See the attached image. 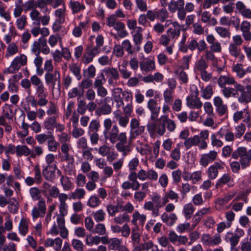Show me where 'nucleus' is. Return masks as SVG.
I'll use <instances>...</instances> for the list:
<instances>
[{
    "label": "nucleus",
    "instance_id": "nucleus-1",
    "mask_svg": "<svg viewBox=\"0 0 251 251\" xmlns=\"http://www.w3.org/2000/svg\"><path fill=\"white\" fill-rule=\"evenodd\" d=\"M157 122H152L148 124L147 130L151 136L157 134L159 136L163 135L167 130L172 132L176 128V125L175 122L169 118L167 115H162L159 119H156Z\"/></svg>",
    "mask_w": 251,
    "mask_h": 251
},
{
    "label": "nucleus",
    "instance_id": "nucleus-2",
    "mask_svg": "<svg viewBox=\"0 0 251 251\" xmlns=\"http://www.w3.org/2000/svg\"><path fill=\"white\" fill-rule=\"evenodd\" d=\"M68 195L65 193H61L59 197V210L60 214L57 216L56 222L60 229V235L63 239L68 237L69 231L65 226L64 217L68 213V205L66 202L68 199Z\"/></svg>",
    "mask_w": 251,
    "mask_h": 251
},
{
    "label": "nucleus",
    "instance_id": "nucleus-3",
    "mask_svg": "<svg viewBox=\"0 0 251 251\" xmlns=\"http://www.w3.org/2000/svg\"><path fill=\"white\" fill-rule=\"evenodd\" d=\"M208 137L209 131L207 130H202L199 135H195L185 140L184 145L187 150L192 146H198L199 149L205 150L208 146L206 140L208 139Z\"/></svg>",
    "mask_w": 251,
    "mask_h": 251
},
{
    "label": "nucleus",
    "instance_id": "nucleus-4",
    "mask_svg": "<svg viewBox=\"0 0 251 251\" xmlns=\"http://www.w3.org/2000/svg\"><path fill=\"white\" fill-rule=\"evenodd\" d=\"M241 157V168L249 167L251 163V149L248 150L245 147L237 148L232 154V158L237 160Z\"/></svg>",
    "mask_w": 251,
    "mask_h": 251
},
{
    "label": "nucleus",
    "instance_id": "nucleus-5",
    "mask_svg": "<svg viewBox=\"0 0 251 251\" xmlns=\"http://www.w3.org/2000/svg\"><path fill=\"white\" fill-rule=\"evenodd\" d=\"M111 140H108L112 144H116V148L117 150L122 153L123 155H127L130 151V147L126 145L127 142V138L126 133L125 132H122L117 134V138L112 137Z\"/></svg>",
    "mask_w": 251,
    "mask_h": 251
},
{
    "label": "nucleus",
    "instance_id": "nucleus-6",
    "mask_svg": "<svg viewBox=\"0 0 251 251\" xmlns=\"http://www.w3.org/2000/svg\"><path fill=\"white\" fill-rule=\"evenodd\" d=\"M151 201H146L143 208L147 211H151L153 217L159 215V209L162 207L161 203V197L158 193L153 194L151 198Z\"/></svg>",
    "mask_w": 251,
    "mask_h": 251
},
{
    "label": "nucleus",
    "instance_id": "nucleus-7",
    "mask_svg": "<svg viewBox=\"0 0 251 251\" xmlns=\"http://www.w3.org/2000/svg\"><path fill=\"white\" fill-rule=\"evenodd\" d=\"M104 130L103 134L105 140H111L112 137L117 138V134L119 133V128L117 125L112 126V120L106 118L103 121Z\"/></svg>",
    "mask_w": 251,
    "mask_h": 251
},
{
    "label": "nucleus",
    "instance_id": "nucleus-8",
    "mask_svg": "<svg viewBox=\"0 0 251 251\" xmlns=\"http://www.w3.org/2000/svg\"><path fill=\"white\" fill-rule=\"evenodd\" d=\"M238 93V101L241 103L247 104L251 102V85H247L246 87L237 83L235 85Z\"/></svg>",
    "mask_w": 251,
    "mask_h": 251
},
{
    "label": "nucleus",
    "instance_id": "nucleus-9",
    "mask_svg": "<svg viewBox=\"0 0 251 251\" xmlns=\"http://www.w3.org/2000/svg\"><path fill=\"white\" fill-rule=\"evenodd\" d=\"M45 80L48 86H51L52 91L54 90L56 84L58 89H60L61 76L59 71L55 69L53 72H46L45 75Z\"/></svg>",
    "mask_w": 251,
    "mask_h": 251
},
{
    "label": "nucleus",
    "instance_id": "nucleus-10",
    "mask_svg": "<svg viewBox=\"0 0 251 251\" xmlns=\"http://www.w3.org/2000/svg\"><path fill=\"white\" fill-rule=\"evenodd\" d=\"M31 50L35 55L40 54L41 52L44 54H48L50 53V49L47 45V40L40 37L33 42Z\"/></svg>",
    "mask_w": 251,
    "mask_h": 251
},
{
    "label": "nucleus",
    "instance_id": "nucleus-11",
    "mask_svg": "<svg viewBox=\"0 0 251 251\" xmlns=\"http://www.w3.org/2000/svg\"><path fill=\"white\" fill-rule=\"evenodd\" d=\"M145 129V127L140 125V122L138 119H132L130 122L129 140L132 141L141 135L144 132Z\"/></svg>",
    "mask_w": 251,
    "mask_h": 251
},
{
    "label": "nucleus",
    "instance_id": "nucleus-12",
    "mask_svg": "<svg viewBox=\"0 0 251 251\" xmlns=\"http://www.w3.org/2000/svg\"><path fill=\"white\" fill-rule=\"evenodd\" d=\"M225 166V163L222 161L215 162L207 170L206 173L208 178L210 180L216 178L218 176L219 171L223 170Z\"/></svg>",
    "mask_w": 251,
    "mask_h": 251
},
{
    "label": "nucleus",
    "instance_id": "nucleus-13",
    "mask_svg": "<svg viewBox=\"0 0 251 251\" xmlns=\"http://www.w3.org/2000/svg\"><path fill=\"white\" fill-rule=\"evenodd\" d=\"M103 73L106 76L109 85L114 86L120 78V74L116 68L106 67L103 70Z\"/></svg>",
    "mask_w": 251,
    "mask_h": 251
},
{
    "label": "nucleus",
    "instance_id": "nucleus-14",
    "mask_svg": "<svg viewBox=\"0 0 251 251\" xmlns=\"http://www.w3.org/2000/svg\"><path fill=\"white\" fill-rule=\"evenodd\" d=\"M27 62V57L24 54H21L14 58L12 61L9 67V72L11 73H15L18 71L22 66L26 65Z\"/></svg>",
    "mask_w": 251,
    "mask_h": 251
},
{
    "label": "nucleus",
    "instance_id": "nucleus-15",
    "mask_svg": "<svg viewBox=\"0 0 251 251\" xmlns=\"http://www.w3.org/2000/svg\"><path fill=\"white\" fill-rule=\"evenodd\" d=\"M147 107L151 112V120L155 121L158 117L161 109L157 100L154 99H150L147 102Z\"/></svg>",
    "mask_w": 251,
    "mask_h": 251
},
{
    "label": "nucleus",
    "instance_id": "nucleus-16",
    "mask_svg": "<svg viewBox=\"0 0 251 251\" xmlns=\"http://www.w3.org/2000/svg\"><path fill=\"white\" fill-rule=\"evenodd\" d=\"M218 152L215 151H210L208 153L202 154L200 159V164L203 167H206L210 163L216 160Z\"/></svg>",
    "mask_w": 251,
    "mask_h": 251
},
{
    "label": "nucleus",
    "instance_id": "nucleus-17",
    "mask_svg": "<svg viewBox=\"0 0 251 251\" xmlns=\"http://www.w3.org/2000/svg\"><path fill=\"white\" fill-rule=\"evenodd\" d=\"M99 53L92 48V46L88 45L85 49V52L81 58V62L84 64L91 62L96 55Z\"/></svg>",
    "mask_w": 251,
    "mask_h": 251
},
{
    "label": "nucleus",
    "instance_id": "nucleus-18",
    "mask_svg": "<svg viewBox=\"0 0 251 251\" xmlns=\"http://www.w3.org/2000/svg\"><path fill=\"white\" fill-rule=\"evenodd\" d=\"M213 103L216 107V111L219 116H223L227 114V106L224 103V101L220 97L217 96L214 97L213 99Z\"/></svg>",
    "mask_w": 251,
    "mask_h": 251
},
{
    "label": "nucleus",
    "instance_id": "nucleus-19",
    "mask_svg": "<svg viewBox=\"0 0 251 251\" xmlns=\"http://www.w3.org/2000/svg\"><path fill=\"white\" fill-rule=\"evenodd\" d=\"M118 224L112 225L110 226L112 231L114 233H119L121 232L122 236L127 238L130 235L131 231L129 226L127 224H125L122 227L118 225Z\"/></svg>",
    "mask_w": 251,
    "mask_h": 251
},
{
    "label": "nucleus",
    "instance_id": "nucleus-20",
    "mask_svg": "<svg viewBox=\"0 0 251 251\" xmlns=\"http://www.w3.org/2000/svg\"><path fill=\"white\" fill-rule=\"evenodd\" d=\"M228 51L229 54L231 56L235 58H238L239 62H243L245 58V56L242 53L241 49L240 46L229 44L228 46Z\"/></svg>",
    "mask_w": 251,
    "mask_h": 251
},
{
    "label": "nucleus",
    "instance_id": "nucleus-21",
    "mask_svg": "<svg viewBox=\"0 0 251 251\" xmlns=\"http://www.w3.org/2000/svg\"><path fill=\"white\" fill-rule=\"evenodd\" d=\"M106 98L104 99V102L102 103L101 105L98 107L96 111H95V115L98 117L102 115H108L112 112V107L106 102Z\"/></svg>",
    "mask_w": 251,
    "mask_h": 251
},
{
    "label": "nucleus",
    "instance_id": "nucleus-22",
    "mask_svg": "<svg viewBox=\"0 0 251 251\" xmlns=\"http://www.w3.org/2000/svg\"><path fill=\"white\" fill-rule=\"evenodd\" d=\"M142 31V28L140 26H138L137 28V30H134L132 32V36L134 44L135 45V47H137L140 50L141 49V45L143 40Z\"/></svg>",
    "mask_w": 251,
    "mask_h": 251
},
{
    "label": "nucleus",
    "instance_id": "nucleus-23",
    "mask_svg": "<svg viewBox=\"0 0 251 251\" xmlns=\"http://www.w3.org/2000/svg\"><path fill=\"white\" fill-rule=\"evenodd\" d=\"M217 82L219 87L221 88L225 87L226 84L236 85L238 83L233 76L223 75H220Z\"/></svg>",
    "mask_w": 251,
    "mask_h": 251
},
{
    "label": "nucleus",
    "instance_id": "nucleus-24",
    "mask_svg": "<svg viewBox=\"0 0 251 251\" xmlns=\"http://www.w3.org/2000/svg\"><path fill=\"white\" fill-rule=\"evenodd\" d=\"M140 67L142 71H151L155 69V62L153 59L147 58L140 62Z\"/></svg>",
    "mask_w": 251,
    "mask_h": 251
},
{
    "label": "nucleus",
    "instance_id": "nucleus-25",
    "mask_svg": "<svg viewBox=\"0 0 251 251\" xmlns=\"http://www.w3.org/2000/svg\"><path fill=\"white\" fill-rule=\"evenodd\" d=\"M161 221L168 226H172L177 219V216L175 213H171L168 214L163 212L161 216Z\"/></svg>",
    "mask_w": 251,
    "mask_h": 251
},
{
    "label": "nucleus",
    "instance_id": "nucleus-26",
    "mask_svg": "<svg viewBox=\"0 0 251 251\" xmlns=\"http://www.w3.org/2000/svg\"><path fill=\"white\" fill-rule=\"evenodd\" d=\"M147 217L145 215L140 214L138 211L134 212L132 214V219L131 221V223L133 225L134 227L139 228V226L137 225V221H139L140 225L143 226Z\"/></svg>",
    "mask_w": 251,
    "mask_h": 251
},
{
    "label": "nucleus",
    "instance_id": "nucleus-27",
    "mask_svg": "<svg viewBox=\"0 0 251 251\" xmlns=\"http://www.w3.org/2000/svg\"><path fill=\"white\" fill-rule=\"evenodd\" d=\"M186 105L190 108L201 109L202 106V102L199 98L194 99V96L191 95L186 98Z\"/></svg>",
    "mask_w": 251,
    "mask_h": 251
},
{
    "label": "nucleus",
    "instance_id": "nucleus-28",
    "mask_svg": "<svg viewBox=\"0 0 251 251\" xmlns=\"http://www.w3.org/2000/svg\"><path fill=\"white\" fill-rule=\"evenodd\" d=\"M57 166L55 164L53 167H45L42 171L45 178L50 181H52L55 178V170Z\"/></svg>",
    "mask_w": 251,
    "mask_h": 251
},
{
    "label": "nucleus",
    "instance_id": "nucleus-29",
    "mask_svg": "<svg viewBox=\"0 0 251 251\" xmlns=\"http://www.w3.org/2000/svg\"><path fill=\"white\" fill-rule=\"evenodd\" d=\"M122 45L124 50L126 51L128 54H133L138 52L140 50L136 47L134 44L132 45L131 42L128 39L124 40Z\"/></svg>",
    "mask_w": 251,
    "mask_h": 251
},
{
    "label": "nucleus",
    "instance_id": "nucleus-30",
    "mask_svg": "<svg viewBox=\"0 0 251 251\" xmlns=\"http://www.w3.org/2000/svg\"><path fill=\"white\" fill-rule=\"evenodd\" d=\"M69 5L73 14H77L85 9V5L78 1L71 0Z\"/></svg>",
    "mask_w": 251,
    "mask_h": 251
},
{
    "label": "nucleus",
    "instance_id": "nucleus-31",
    "mask_svg": "<svg viewBox=\"0 0 251 251\" xmlns=\"http://www.w3.org/2000/svg\"><path fill=\"white\" fill-rule=\"evenodd\" d=\"M215 30L222 38L229 39L231 37V34L229 27L217 26L215 27Z\"/></svg>",
    "mask_w": 251,
    "mask_h": 251
},
{
    "label": "nucleus",
    "instance_id": "nucleus-32",
    "mask_svg": "<svg viewBox=\"0 0 251 251\" xmlns=\"http://www.w3.org/2000/svg\"><path fill=\"white\" fill-rule=\"evenodd\" d=\"M77 112L78 114L84 115L87 110V103L83 98H81V95H79L77 99Z\"/></svg>",
    "mask_w": 251,
    "mask_h": 251
},
{
    "label": "nucleus",
    "instance_id": "nucleus-33",
    "mask_svg": "<svg viewBox=\"0 0 251 251\" xmlns=\"http://www.w3.org/2000/svg\"><path fill=\"white\" fill-rule=\"evenodd\" d=\"M236 6L243 16L246 18L251 19V10L250 9L247 8L242 2H237Z\"/></svg>",
    "mask_w": 251,
    "mask_h": 251
},
{
    "label": "nucleus",
    "instance_id": "nucleus-34",
    "mask_svg": "<svg viewBox=\"0 0 251 251\" xmlns=\"http://www.w3.org/2000/svg\"><path fill=\"white\" fill-rule=\"evenodd\" d=\"M195 207L192 203H186L182 208V214L186 220L190 219L194 212Z\"/></svg>",
    "mask_w": 251,
    "mask_h": 251
},
{
    "label": "nucleus",
    "instance_id": "nucleus-35",
    "mask_svg": "<svg viewBox=\"0 0 251 251\" xmlns=\"http://www.w3.org/2000/svg\"><path fill=\"white\" fill-rule=\"evenodd\" d=\"M222 88V92L224 96L227 99L230 97L236 98L238 96L237 89L235 88V85H234V88L226 86Z\"/></svg>",
    "mask_w": 251,
    "mask_h": 251
},
{
    "label": "nucleus",
    "instance_id": "nucleus-36",
    "mask_svg": "<svg viewBox=\"0 0 251 251\" xmlns=\"http://www.w3.org/2000/svg\"><path fill=\"white\" fill-rule=\"evenodd\" d=\"M208 67V64L206 63L205 59L201 57L200 59L196 62L194 70L196 74H199L204 70H205Z\"/></svg>",
    "mask_w": 251,
    "mask_h": 251
},
{
    "label": "nucleus",
    "instance_id": "nucleus-37",
    "mask_svg": "<svg viewBox=\"0 0 251 251\" xmlns=\"http://www.w3.org/2000/svg\"><path fill=\"white\" fill-rule=\"evenodd\" d=\"M58 117L55 116L49 117L46 119L43 123L45 128L48 130H53L54 128V126L57 122V119Z\"/></svg>",
    "mask_w": 251,
    "mask_h": 251
},
{
    "label": "nucleus",
    "instance_id": "nucleus-38",
    "mask_svg": "<svg viewBox=\"0 0 251 251\" xmlns=\"http://www.w3.org/2000/svg\"><path fill=\"white\" fill-rule=\"evenodd\" d=\"M226 243H229L230 247H235L238 244L239 240L234 236L233 233L230 231L226 233L224 237Z\"/></svg>",
    "mask_w": 251,
    "mask_h": 251
},
{
    "label": "nucleus",
    "instance_id": "nucleus-39",
    "mask_svg": "<svg viewBox=\"0 0 251 251\" xmlns=\"http://www.w3.org/2000/svg\"><path fill=\"white\" fill-rule=\"evenodd\" d=\"M89 21L87 20L85 22H80L78 25L75 26L73 30V34L75 37H79L82 34V29H85L88 25Z\"/></svg>",
    "mask_w": 251,
    "mask_h": 251
},
{
    "label": "nucleus",
    "instance_id": "nucleus-40",
    "mask_svg": "<svg viewBox=\"0 0 251 251\" xmlns=\"http://www.w3.org/2000/svg\"><path fill=\"white\" fill-rule=\"evenodd\" d=\"M66 7L63 4V6L61 8H58L56 9L54 12V15L57 18L56 20L59 24H63L65 21V16H66Z\"/></svg>",
    "mask_w": 251,
    "mask_h": 251
},
{
    "label": "nucleus",
    "instance_id": "nucleus-41",
    "mask_svg": "<svg viewBox=\"0 0 251 251\" xmlns=\"http://www.w3.org/2000/svg\"><path fill=\"white\" fill-rule=\"evenodd\" d=\"M139 228L132 227L131 228V239L132 245H139L140 242V234Z\"/></svg>",
    "mask_w": 251,
    "mask_h": 251
},
{
    "label": "nucleus",
    "instance_id": "nucleus-42",
    "mask_svg": "<svg viewBox=\"0 0 251 251\" xmlns=\"http://www.w3.org/2000/svg\"><path fill=\"white\" fill-rule=\"evenodd\" d=\"M129 221L130 217L126 213H123L117 216H115L113 219L114 222L119 225H122L125 222H129Z\"/></svg>",
    "mask_w": 251,
    "mask_h": 251
},
{
    "label": "nucleus",
    "instance_id": "nucleus-43",
    "mask_svg": "<svg viewBox=\"0 0 251 251\" xmlns=\"http://www.w3.org/2000/svg\"><path fill=\"white\" fill-rule=\"evenodd\" d=\"M100 237L98 235L93 236L88 234L86 236L85 243L87 245L89 246L93 245H97L100 242Z\"/></svg>",
    "mask_w": 251,
    "mask_h": 251
},
{
    "label": "nucleus",
    "instance_id": "nucleus-44",
    "mask_svg": "<svg viewBox=\"0 0 251 251\" xmlns=\"http://www.w3.org/2000/svg\"><path fill=\"white\" fill-rule=\"evenodd\" d=\"M122 240L118 238H110L109 245L108 246L109 250H117L122 245Z\"/></svg>",
    "mask_w": 251,
    "mask_h": 251
},
{
    "label": "nucleus",
    "instance_id": "nucleus-45",
    "mask_svg": "<svg viewBox=\"0 0 251 251\" xmlns=\"http://www.w3.org/2000/svg\"><path fill=\"white\" fill-rule=\"evenodd\" d=\"M29 193L33 201H38L41 199V190L38 187H33L30 188Z\"/></svg>",
    "mask_w": 251,
    "mask_h": 251
},
{
    "label": "nucleus",
    "instance_id": "nucleus-46",
    "mask_svg": "<svg viewBox=\"0 0 251 251\" xmlns=\"http://www.w3.org/2000/svg\"><path fill=\"white\" fill-rule=\"evenodd\" d=\"M17 18L16 21L17 28L20 30L24 29L27 25V17L25 15H23Z\"/></svg>",
    "mask_w": 251,
    "mask_h": 251
},
{
    "label": "nucleus",
    "instance_id": "nucleus-47",
    "mask_svg": "<svg viewBox=\"0 0 251 251\" xmlns=\"http://www.w3.org/2000/svg\"><path fill=\"white\" fill-rule=\"evenodd\" d=\"M17 155L19 157L23 155L27 156H30L31 150L25 145H18L17 146Z\"/></svg>",
    "mask_w": 251,
    "mask_h": 251
},
{
    "label": "nucleus",
    "instance_id": "nucleus-48",
    "mask_svg": "<svg viewBox=\"0 0 251 251\" xmlns=\"http://www.w3.org/2000/svg\"><path fill=\"white\" fill-rule=\"evenodd\" d=\"M47 114L49 117L55 116L58 117V110L57 106L52 101H50L49 105L46 111Z\"/></svg>",
    "mask_w": 251,
    "mask_h": 251
},
{
    "label": "nucleus",
    "instance_id": "nucleus-49",
    "mask_svg": "<svg viewBox=\"0 0 251 251\" xmlns=\"http://www.w3.org/2000/svg\"><path fill=\"white\" fill-rule=\"evenodd\" d=\"M19 232L23 236H25L28 231V221L24 218L21 220L19 226Z\"/></svg>",
    "mask_w": 251,
    "mask_h": 251
},
{
    "label": "nucleus",
    "instance_id": "nucleus-50",
    "mask_svg": "<svg viewBox=\"0 0 251 251\" xmlns=\"http://www.w3.org/2000/svg\"><path fill=\"white\" fill-rule=\"evenodd\" d=\"M100 127V121L97 119H93L89 123L87 132H98Z\"/></svg>",
    "mask_w": 251,
    "mask_h": 251
},
{
    "label": "nucleus",
    "instance_id": "nucleus-51",
    "mask_svg": "<svg viewBox=\"0 0 251 251\" xmlns=\"http://www.w3.org/2000/svg\"><path fill=\"white\" fill-rule=\"evenodd\" d=\"M232 71L236 73V75L241 78L246 74V70L244 69L243 65L241 63H238L233 67Z\"/></svg>",
    "mask_w": 251,
    "mask_h": 251
},
{
    "label": "nucleus",
    "instance_id": "nucleus-52",
    "mask_svg": "<svg viewBox=\"0 0 251 251\" xmlns=\"http://www.w3.org/2000/svg\"><path fill=\"white\" fill-rule=\"evenodd\" d=\"M48 143V149L49 151L51 152H55L57 151L58 143L55 141L54 136L52 134H50V138L49 139Z\"/></svg>",
    "mask_w": 251,
    "mask_h": 251
},
{
    "label": "nucleus",
    "instance_id": "nucleus-53",
    "mask_svg": "<svg viewBox=\"0 0 251 251\" xmlns=\"http://www.w3.org/2000/svg\"><path fill=\"white\" fill-rule=\"evenodd\" d=\"M18 47L16 45V44L14 42L10 43L7 47L5 57H8L9 56H12L18 53Z\"/></svg>",
    "mask_w": 251,
    "mask_h": 251
},
{
    "label": "nucleus",
    "instance_id": "nucleus-54",
    "mask_svg": "<svg viewBox=\"0 0 251 251\" xmlns=\"http://www.w3.org/2000/svg\"><path fill=\"white\" fill-rule=\"evenodd\" d=\"M123 89L120 87H116L113 89L112 90V97L113 100L114 101L123 100Z\"/></svg>",
    "mask_w": 251,
    "mask_h": 251
},
{
    "label": "nucleus",
    "instance_id": "nucleus-55",
    "mask_svg": "<svg viewBox=\"0 0 251 251\" xmlns=\"http://www.w3.org/2000/svg\"><path fill=\"white\" fill-rule=\"evenodd\" d=\"M174 90L166 89L163 92V98L164 102L168 104H171L174 100Z\"/></svg>",
    "mask_w": 251,
    "mask_h": 251
},
{
    "label": "nucleus",
    "instance_id": "nucleus-56",
    "mask_svg": "<svg viewBox=\"0 0 251 251\" xmlns=\"http://www.w3.org/2000/svg\"><path fill=\"white\" fill-rule=\"evenodd\" d=\"M100 203L101 201L99 197L95 195L91 196L87 202V205L91 208H96Z\"/></svg>",
    "mask_w": 251,
    "mask_h": 251
},
{
    "label": "nucleus",
    "instance_id": "nucleus-57",
    "mask_svg": "<svg viewBox=\"0 0 251 251\" xmlns=\"http://www.w3.org/2000/svg\"><path fill=\"white\" fill-rule=\"evenodd\" d=\"M92 232L99 235H105L106 233V229L105 225L102 223L98 224L95 226Z\"/></svg>",
    "mask_w": 251,
    "mask_h": 251
},
{
    "label": "nucleus",
    "instance_id": "nucleus-58",
    "mask_svg": "<svg viewBox=\"0 0 251 251\" xmlns=\"http://www.w3.org/2000/svg\"><path fill=\"white\" fill-rule=\"evenodd\" d=\"M86 192L83 188H77L75 191L71 193V198L75 200H81L84 198Z\"/></svg>",
    "mask_w": 251,
    "mask_h": 251
},
{
    "label": "nucleus",
    "instance_id": "nucleus-59",
    "mask_svg": "<svg viewBox=\"0 0 251 251\" xmlns=\"http://www.w3.org/2000/svg\"><path fill=\"white\" fill-rule=\"evenodd\" d=\"M94 219L97 222H103L105 220V212L102 209H99L92 213Z\"/></svg>",
    "mask_w": 251,
    "mask_h": 251
},
{
    "label": "nucleus",
    "instance_id": "nucleus-60",
    "mask_svg": "<svg viewBox=\"0 0 251 251\" xmlns=\"http://www.w3.org/2000/svg\"><path fill=\"white\" fill-rule=\"evenodd\" d=\"M70 71L76 77L77 80H79L81 79V75L80 74V68L75 64H72L69 66Z\"/></svg>",
    "mask_w": 251,
    "mask_h": 251
},
{
    "label": "nucleus",
    "instance_id": "nucleus-61",
    "mask_svg": "<svg viewBox=\"0 0 251 251\" xmlns=\"http://www.w3.org/2000/svg\"><path fill=\"white\" fill-rule=\"evenodd\" d=\"M235 196V194H229L223 198H219L216 200V204L220 206H222L227 204Z\"/></svg>",
    "mask_w": 251,
    "mask_h": 251
},
{
    "label": "nucleus",
    "instance_id": "nucleus-62",
    "mask_svg": "<svg viewBox=\"0 0 251 251\" xmlns=\"http://www.w3.org/2000/svg\"><path fill=\"white\" fill-rule=\"evenodd\" d=\"M169 17V13L166 8H163L156 10V18L159 19L161 22L165 21Z\"/></svg>",
    "mask_w": 251,
    "mask_h": 251
},
{
    "label": "nucleus",
    "instance_id": "nucleus-63",
    "mask_svg": "<svg viewBox=\"0 0 251 251\" xmlns=\"http://www.w3.org/2000/svg\"><path fill=\"white\" fill-rule=\"evenodd\" d=\"M182 145L180 144H177L176 147L174 149L170 154L172 158L175 161H178L180 158V147Z\"/></svg>",
    "mask_w": 251,
    "mask_h": 251
},
{
    "label": "nucleus",
    "instance_id": "nucleus-64",
    "mask_svg": "<svg viewBox=\"0 0 251 251\" xmlns=\"http://www.w3.org/2000/svg\"><path fill=\"white\" fill-rule=\"evenodd\" d=\"M60 182L65 191H69L72 187V183L67 176H61Z\"/></svg>",
    "mask_w": 251,
    "mask_h": 251
}]
</instances>
